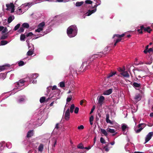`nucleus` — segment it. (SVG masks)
<instances>
[{
	"instance_id": "nucleus-32",
	"label": "nucleus",
	"mask_w": 153,
	"mask_h": 153,
	"mask_svg": "<svg viewBox=\"0 0 153 153\" xmlns=\"http://www.w3.org/2000/svg\"><path fill=\"white\" fill-rule=\"evenodd\" d=\"M9 65H3L1 66H0V71H2L3 70H4L5 69V67L6 66H7L9 67Z\"/></svg>"
},
{
	"instance_id": "nucleus-28",
	"label": "nucleus",
	"mask_w": 153,
	"mask_h": 153,
	"mask_svg": "<svg viewBox=\"0 0 153 153\" xmlns=\"http://www.w3.org/2000/svg\"><path fill=\"white\" fill-rule=\"evenodd\" d=\"M52 140L53 142V144L52 145V149H53V148L55 147V145L56 144L57 140L55 138H53Z\"/></svg>"
},
{
	"instance_id": "nucleus-64",
	"label": "nucleus",
	"mask_w": 153,
	"mask_h": 153,
	"mask_svg": "<svg viewBox=\"0 0 153 153\" xmlns=\"http://www.w3.org/2000/svg\"><path fill=\"white\" fill-rule=\"evenodd\" d=\"M148 49H146V48L145 50L143 51L144 53L145 54H146L148 52Z\"/></svg>"
},
{
	"instance_id": "nucleus-20",
	"label": "nucleus",
	"mask_w": 153,
	"mask_h": 153,
	"mask_svg": "<svg viewBox=\"0 0 153 153\" xmlns=\"http://www.w3.org/2000/svg\"><path fill=\"white\" fill-rule=\"evenodd\" d=\"M44 148V145L42 144H41L38 147V150L39 151L42 152Z\"/></svg>"
},
{
	"instance_id": "nucleus-60",
	"label": "nucleus",
	"mask_w": 153,
	"mask_h": 153,
	"mask_svg": "<svg viewBox=\"0 0 153 153\" xmlns=\"http://www.w3.org/2000/svg\"><path fill=\"white\" fill-rule=\"evenodd\" d=\"M59 123H57L56 124V126L55 128V129H58L59 128Z\"/></svg>"
},
{
	"instance_id": "nucleus-24",
	"label": "nucleus",
	"mask_w": 153,
	"mask_h": 153,
	"mask_svg": "<svg viewBox=\"0 0 153 153\" xmlns=\"http://www.w3.org/2000/svg\"><path fill=\"white\" fill-rule=\"evenodd\" d=\"M84 3L82 1L81 2H77L76 3V7H79L81 6Z\"/></svg>"
},
{
	"instance_id": "nucleus-54",
	"label": "nucleus",
	"mask_w": 153,
	"mask_h": 153,
	"mask_svg": "<svg viewBox=\"0 0 153 153\" xmlns=\"http://www.w3.org/2000/svg\"><path fill=\"white\" fill-rule=\"evenodd\" d=\"M79 110V108L77 107H76L75 110H74V113L76 114H77L78 113Z\"/></svg>"
},
{
	"instance_id": "nucleus-58",
	"label": "nucleus",
	"mask_w": 153,
	"mask_h": 153,
	"mask_svg": "<svg viewBox=\"0 0 153 153\" xmlns=\"http://www.w3.org/2000/svg\"><path fill=\"white\" fill-rule=\"evenodd\" d=\"M148 51L149 53H150L151 52L153 51V47L152 48H149L148 50Z\"/></svg>"
},
{
	"instance_id": "nucleus-17",
	"label": "nucleus",
	"mask_w": 153,
	"mask_h": 153,
	"mask_svg": "<svg viewBox=\"0 0 153 153\" xmlns=\"http://www.w3.org/2000/svg\"><path fill=\"white\" fill-rule=\"evenodd\" d=\"M100 130L102 134H104L105 136H107L108 135V132H107V131H106L105 129L101 128Z\"/></svg>"
},
{
	"instance_id": "nucleus-7",
	"label": "nucleus",
	"mask_w": 153,
	"mask_h": 153,
	"mask_svg": "<svg viewBox=\"0 0 153 153\" xmlns=\"http://www.w3.org/2000/svg\"><path fill=\"white\" fill-rule=\"evenodd\" d=\"M112 92V89L110 88L105 91L103 93L104 95H109L111 94Z\"/></svg>"
},
{
	"instance_id": "nucleus-38",
	"label": "nucleus",
	"mask_w": 153,
	"mask_h": 153,
	"mask_svg": "<svg viewBox=\"0 0 153 153\" xmlns=\"http://www.w3.org/2000/svg\"><path fill=\"white\" fill-rule=\"evenodd\" d=\"M5 78V75L4 74H1L0 75V78L4 80Z\"/></svg>"
},
{
	"instance_id": "nucleus-61",
	"label": "nucleus",
	"mask_w": 153,
	"mask_h": 153,
	"mask_svg": "<svg viewBox=\"0 0 153 153\" xmlns=\"http://www.w3.org/2000/svg\"><path fill=\"white\" fill-rule=\"evenodd\" d=\"M71 73H73V74H77V72H76V71H74V70L73 69H72V70L71 69Z\"/></svg>"
},
{
	"instance_id": "nucleus-49",
	"label": "nucleus",
	"mask_w": 153,
	"mask_h": 153,
	"mask_svg": "<svg viewBox=\"0 0 153 153\" xmlns=\"http://www.w3.org/2000/svg\"><path fill=\"white\" fill-rule=\"evenodd\" d=\"M42 30H43V29L42 28H40L38 27V29L36 30L35 31L36 32L39 33L41 32V31H42Z\"/></svg>"
},
{
	"instance_id": "nucleus-26",
	"label": "nucleus",
	"mask_w": 153,
	"mask_h": 153,
	"mask_svg": "<svg viewBox=\"0 0 153 153\" xmlns=\"http://www.w3.org/2000/svg\"><path fill=\"white\" fill-rule=\"evenodd\" d=\"M56 90V92L57 93H59L60 92V91L59 89H57L56 88V85H54L52 88V90Z\"/></svg>"
},
{
	"instance_id": "nucleus-63",
	"label": "nucleus",
	"mask_w": 153,
	"mask_h": 153,
	"mask_svg": "<svg viewBox=\"0 0 153 153\" xmlns=\"http://www.w3.org/2000/svg\"><path fill=\"white\" fill-rule=\"evenodd\" d=\"M14 7H11V13H13V12H14Z\"/></svg>"
},
{
	"instance_id": "nucleus-11",
	"label": "nucleus",
	"mask_w": 153,
	"mask_h": 153,
	"mask_svg": "<svg viewBox=\"0 0 153 153\" xmlns=\"http://www.w3.org/2000/svg\"><path fill=\"white\" fill-rule=\"evenodd\" d=\"M142 97L141 95L139 94H137L135 96L134 99L137 101H139L140 100Z\"/></svg>"
},
{
	"instance_id": "nucleus-12",
	"label": "nucleus",
	"mask_w": 153,
	"mask_h": 153,
	"mask_svg": "<svg viewBox=\"0 0 153 153\" xmlns=\"http://www.w3.org/2000/svg\"><path fill=\"white\" fill-rule=\"evenodd\" d=\"M25 81L23 79H21L17 82V85L18 86H22L23 85Z\"/></svg>"
},
{
	"instance_id": "nucleus-30",
	"label": "nucleus",
	"mask_w": 153,
	"mask_h": 153,
	"mask_svg": "<svg viewBox=\"0 0 153 153\" xmlns=\"http://www.w3.org/2000/svg\"><path fill=\"white\" fill-rule=\"evenodd\" d=\"M38 76L37 74H33L31 76L30 78L32 79L36 78Z\"/></svg>"
},
{
	"instance_id": "nucleus-44",
	"label": "nucleus",
	"mask_w": 153,
	"mask_h": 153,
	"mask_svg": "<svg viewBox=\"0 0 153 153\" xmlns=\"http://www.w3.org/2000/svg\"><path fill=\"white\" fill-rule=\"evenodd\" d=\"M33 52L31 51H29L27 53V55L28 56H30L33 54Z\"/></svg>"
},
{
	"instance_id": "nucleus-22",
	"label": "nucleus",
	"mask_w": 153,
	"mask_h": 153,
	"mask_svg": "<svg viewBox=\"0 0 153 153\" xmlns=\"http://www.w3.org/2000/svg\"><path fill=\"white\" fill-rule=\"evenodd\" d=\"M22 26L23 28H28L29 27V25L27 23H24L22 24Z\"/></svg>"
},
{
	"instance_id": "nucleus-46",
	"label": "nucleus",
	"mask_w": 153,
	"mask_h": 153,
	"mask_svg": "<svg viewBox=\"0 0 153 153\" xmlns=\"http://www.w3.org/2000/svg\"><path fill=\"white\" fill-rule=\"evenodd\" d=\"M8 31V30L6 27H5V28L3 29L1 32L2 34L6 32H7Z\"/></svg>"
},
{
	"instance_id": "nucleus-18",
	"label": "nucleus",
	"mask_w": 153,
	"mask_h": 153,
	"mask_svg": "<svg viewBox=\"0 0 153 153\" xmlns=\"http://www.w3.org/2000/svg\"><path fill=\"white\" fill-rule=\"evenodd\" d=\"M6 6L7 7L6 10H8L9 8L13 7H14V5L13 3H10V4H7Z\"/></svg>"
},
{
	"instance_id": "nucleus-15",
	"label": "nucleus",
	"mask_w": 153,
	"mask_h": 153,
	"mask_svg": "<svg viewBox=\"0 0 153 153\" xmlns=\"http://www.w3.org/2000/svg\"><path fill=\"white\" fill-rule=\"evenodd\" d=\"M125 35V33H123L121 35H119L117 34H114L113 36V38H114L115 37H117L118 38H121V37L124 36Z\"/></svg>"
},
{
	"instance_id": "nucleus-1",
	"label": "nucleus",
	"mask_w": 153,
	"mask_h": 153,
	"mask_svg": "<svg viewBox=\"0 0 153 153\" xmlns=\"http://www.w3.org/2000/svg\"><path fill=\"white\" fill-rule=\"evenodd\" d=\"M73 31V29H72L71 26L68 28L67 32V34L69 37H72L76 35V34L73 35H72Z\"/></svg>"
},
{
	"instance_id": "nucleus-5",
	"label": "nucleus",
	"mask_w": 153,
	"mask_h": 153,
	"mask_svg": "<svg viewBox=\"0 0 153 153\" xmlns=\"http://www.w3.org/2000/svg\"><path fill=\"white\" fill-rule=\"evenodd\" d=\"M70 113L69 109L68 108L66 111L65 114V119L66 120H69L70 118Z\"/></svg>"
},
{
	"instance_id": "nucleus-13",
	"label": "nucleus",
	"mask_w": 153,
	"mask_h": 153,
	"mask_svg": "<svg viewBox=\"0 0 153 153\" xmlns=\"http://www.w3.org/2000/svg\"><path fill=\"white\" fill-rule=\"evenodd\" d=\"M120 74L125 77L128 78L129 77V75L127 71L123 72Z\"/></svg>"
},
{
	"instance_id": "nucleus-40",
	"label": "nucleus",
	"mask_w": 153,
	"mask_h": 153,
	"mask_svg": "<svg viewBox=\"0 0 153 153\" xmlns=\"http://www.w3.org/2000/svg\"><path fill=\"white\" fill-rule=\"evenodd\" d=\"M7 33L5 34H4L1 37V39H6L7 37V36L6 35L7 34Z\"/></svg>"
},
{
	"instance_id": "nucleus-14",
	"label": "nucleus",
	"mask_w": 153,
	"mask_h": 153,
	"mask_svg": "<svg viewBox=\"0 0 153 153\" xmlns=\"http://www.w3.org/2000/svg\"><path fill=\"white\" fill-rule=\"evenodd\" d=\"M141 84L140 83H138L136 82L133 83L132 85L134 88H141Z\"/></svg>"
},
{
	"instance_id": "nucleus-39",
	"label": "nucleus",
	"mask_w": 153,
	"mask_h": 153,
	"mask_svg": "<svg viewBox=\"0 0 153 153\" xmlns=\"http://www.w3.org/2000/svg\"><path fill=\"white\" fill-rule=\"evenodd\" d=\"M24 30V28L22 27H21L20 29L18 30V32L19 33H23Z\"/></svg>"
},
{
	"instance_id": "nucleus-41",
	"label": "nucleus",
	"mask_w": 153,
	"mask_h": 153,
	"mask_svg": "<svg viewBox=\"0 0 153 153\" xmlns=\"http://www.w3.org/2000/svg\"><path fill=\"white\" fill-rule=\"evenodd\" d=\"M24 99L23 98H21L20 99H18L17 100V102L18 103H20L22 102H23L24 101Z\"/></svg>"
},
{
	"instance_id": "nucleus-10",
	"label": "nucleus",
	"mask_w": 153,
	"mask_h": 153,
	"mask_svg": "<svg viewBox=\"0 0 153 153\" xmlns=\"http://www.w3.org/2000/svg\"><path fill=\"white\" fill-rule=\"evenodd\" d=\"M116 71H111V72L108 74L106 76V78H109L115 75L116 74Z\"/></svg>"
},
{
	"instance_id": "nucleus-27",
	"label": "nucleus",
	"mask_w": 153,
	"mask_h": 153,
	"mask_svg": "<svg viewBox=\"0 0 153 153\" xmlns=\"http://www.w3.org/2000/svg\"><path fill=\"white\" fill-rule=\"evenodd\" d=\"M146 124L144 123H140L138 125V127L139 128L142 127L143 128L146 126Z\"/></svg>"
},
{
	"instance_id": "nucleus-23",
	"label": "nucleus",
	"mask_w": 153,
	"mask_h": 153,
	"mask_svg": "<svg viewBox=\"0 0 153 153\" xmlns=\"http://www.w3.org/2000/svg\"><path fill=\"white\" fill-rule=\"evenodd\" d=\"M46 97H42L40 98V102L41 103H42L45 102V101Z\"/></svg>"
},
{
	"instance_id": "nucleus-8",
	"label": "nucleus",
	"mask_w": 153,
	"mask_h": 153,
	"mask_svg": "<svg viewBox=\"0 0 153 153\" xmlns=\"http://www.w3.org/2000/svg\"><path fill=\"white\" fill-rule=\"evenodd\" d=\"M33 135V130H31L29 131L27 134V138H29L32 137Z\"/></svg>"
},
{
	"instance_id": "nucleus-16",
	"label": "nucleus",
	"mask_w": 153,
	"mask_h": 153,
	"mask_svg": "<svg viewBox=\"0 0 153 153\" xmlns=\"http://www.w3.org/2000/svg\"><path fill=\"white\" fill-rule=\"evenodd\" d=\"M106 131L108 132L112 133H114L116 131L115 129H112L109 128H107Z\"/></svg>"
},
{
	"instance_id": "nucleus-9",
	"label": "nucleus",
	"mask_w": 153,
	"mask_h": 153,
	"mask_svg": "<svg viewBox=\"0 0 153 153\" xmlns=\"http://www.w3.org/2000/svg\"><path fill=\"white\" fill-rule=\"evenodd\" d=\"M106 122L107 123H109L111 124H113V122L111 120L109 119V114H107L106 115Z\"/></svg>"
},
{
	"instance_id": "nucleus-2",
	"label": "nucleus",
	"mask_w": 153,
	"mask_h": 153,
	"mask_svg": "<svg viewBox=\"0 0 153 153\" xmlns=\"http://www.w3.org/2000/svg\"><path fill=\"white\" fill-rule=\"evenodd\" d=\"M153 135V132H149L147 135L145 140V143H146L149 141L151 138L152 137Z\"/></svg>"
},
{
	"instance_id": "nucleus-59",
	"label": "nucleus",
	"mask_w": 153,
	"mask_h": 153,
	"mask_svg": "<svg viewBox=\"0 0 153 153\" xmlns=\"http://www.w3.org/2000/svg\"><path fill=\"white\" fill-rule=\"evenodd\" d=\"M94 120V117L93 115H92L90 117L89 119V121H93Z\"/></svg>"
},
{
	"instance_id": "nucleus-62",
	"label": "nucleus",
	"mask_w": 153,
	"mask_h": 153,
	"mask_svg": "<svg viewBox=\"0 0 153 153\" xmlns=\"http://www.w3.org/2000/svg\"><path fill=\"white\" fill-rule=\"evenodd\" d=\"M91 12L90 10H88V12L86 13V14H87V16H90V15H88V14H90L91 13Z\"/></svg>"
},
{
	"instance_id": "nucleus-3",
	"label": "nucleus",
	"mask_w": 153,
	"mask_h": 153,
	"mask_svg": "<svg viewBox=\"0 0 153 153\" xmlns=\"http://www.w3.org/2000/svg\"><path fill=\"white\" fill-rule=\"evenodd\" d=\"M141 29H143V30L144 32H147L149 33H150L152 30L151 29L150 27L148 26L145 27L143 25L141 26Z\"/></svg>"
},
{
	"instance_id": "nucleus-19",
	"label": "nucleus",
	"mask_w": 153,
	"mask_h": 153,
	"mask_svg": "<svg viewBox=\"0 0 153 153\" xmlns=\"http://www.w3.org/2000/svg\"><path fill=\"white\" fill-rule=\"evenodd\" d=\"M26 35L25 34H22L21 35L20 40L22 41H25L26 38Z\"/></svg>"
},
{
	"instance_id": "nucleus-45",
	"label": "nucleus",
	"mask_w": 153,
	"mask_h": 153,
	"mask_svg": "<svg viewBox=\"0 0 153 153\" xmlns=\"http://www.w3.org/2000/svg\"><path fill=\"white\" fill-rule=\"evenodd\" d=\"M60 86L61 88H63L65 87V83L63 82H61L59 83Z\"/></svg>"
},
{
	"instance_id": "nucleus-25",
	"label": "nucleus",
	"mask_w": 153,
	"mask_h": 153,
	"mask_svg": "<svg viewBox=\"0 0 153 153\" xmlns=\"http://www.w3.org/2000/svg\"><path fill=\"white\" fill-rule=\"evenodd\" d=\"M13 19H12V17L11 16L9 17L7 19V22L9 24L14 19V16H13Z\"/></svg>"
},
{
	"instance_id": "nucleus-34",
	"label": "nucleus",
	"mask_w": 153,
	"mask_h": 153,
	"mask_svg": "<svg viewBox=\"0 0 153 153\" xmlns=\"http://www.w3.org/2000/svg\"><path fill=\"white\" fill-rule=\"evenodd\" d=\"M77 148L79 149H84V147L83 146V144L82 143H80L77 146Z\"/></svg>"
},
{
	"instance_id": "nucleus-48",
	"label": "nucleus",
	"mask_w": 153,
	"mask_h": 153,
	"mask_svg": "<svg viewBox=\"0 0 153 153\" xmlns=\"http://www.w3.org/2000/svg\"><path fill=\"white\" fill-rule=\"evenodd\" d=\"M85 3L86 4H91L92 3V1L90 0H86L85 1Z\"/></svg>"
},
{
	"instance_id": "nucleus-43",
	"label": "nucleus",
	"mask_w": 153,
	"mask_h": 153,
	"mask_svg": "<svg viewBox=\"0 0 153 153\" xmlns=\"http://www.w3.org/2000/svg\"><path fill=\"white\" fill-rule=\"evenodd\" d=\"M33 34L32 33V32H30L29 33H27L26 35V36L27 37H31L33 35Z\"/></svg>"
},
{
	"instance_id": "nucleus-35",
	"label": "nucleus",
	"mask_w": 153,
	"mask_h": 153,
	"mask_svg": "<svg viewBox=\"0 0 153 153\" xmlns=\"http://www.w3.org/2000/svg\"><path fill=\"white\" fill-rule=\"evenodd\" d=\"M122 40V39L121 38H119L115 41L114 44V47H115L117 45V44L118 42H120Z\"/></svg>"
},
{
	"instance_id": "nucleus-57",
	"label": "nucleus",
	"mask_w": 153,
	"mask_h": 153,
	"mask_svg": "<svg viewBox=\"0 0 153 153\" xmlns=\"http://www.w3.org/2000/svg\"><path fill=\"white\" fill-rule=\"evenodd\" d=\"M84 128V126L82 125H80V126H79L78 127V129H82Z\"/></svg>"
},
{
	"instance_id": "nucleus-6",
	"label": "nucleus",
	"mask_w": 153,
	"mask_h": 153,
	"mask_svg": "<svg viewBox=\"0 0 153 153\" xmlns=\"http://www.w3.org/2000/svg\"><path fill=\"white\" fill-rule=\"evenodd\" d=\"M105 99L104 97L102 96H100L98 100V103L100 104V105H102Z\"/></svg>"
},
{
	"instance_id": "nucleus-31",
	"label": "nucleus",
	"mask_w": 153,
	"mask_h": 153,
	"mask_svg": "<svg viewBox=\"0 0 153 153\" xmlns=\"http://www.w3.org/2000/svg\"><path fill=\"white\" fill-rule=\"evenodd\" d=\"M127 127L126 125L123 124L122 126V129L123 131H125L126 129L127 128Z\"/></svg>"
},
{
	"instance_id": "nucleus-4",
	"label": "nucleus",
	"mask_w": 153,
	"mask_h": 153,
	"mask_svg": "<svg viewBox=\"0 0 153 153\" xmlns=\"http://www.w3.org/2000/svg\"><path fill=\"white\" fill-rule=\"evenodd\" d=\"M101 56H102L100 55V54L99 53L93 55L89 57L90 61H93L96 58H98L99 57H100Z\"/></svg>"
},
{
	"instance_id": "nucleus-50",
	"label": "nucleus",
	"mask_w": 153,
	"mask_h": 153,
	"mask_svg": "<svg viewBox=\"0 0 153 153\" xmlns=\"http://www.w3.org/2000/svg\"><path fill=\"white\" fill-rule=\"evenodd\" d=\"M18 65L19 66H22L24 65V63L23 61H21L18 63Z\"/></svg>"
},
{
	"instance_id": "nucleus-42",
	"label": "nucleus",
	"mask_w": 153,
	"mask_h": 153,
	"mask_svg": "<svg viewBox=\"0 0 153 153\" xmlns=\"http://www.w3.org/2000/svg\"><path fill=\"white\" fill-rule=\"evenodd\" d=\"M69 97H68L67 98L66 100V101L67 102H69L71 101V100L72 99V96L71 95H70L69 96Z\"/></svg>"
},
{
	"instance_id": "nucleus-47",
	"label": "nucleus",
	"mask_w": 153,
	"mask_h": 153,
	"mask_svg": "<svg viewBox=\"0 0 153 153\" xmlns=\"http://www.w3.org/2000/svg\"><path fill=\"white\" fill-rule=\"evenodd\" d=\"M100 142L102 143H105V141L104 139L102 137H101L100 139Z\"/></svg>"
},
{
	"instance_id": "nucleus-51",
	"label": "nucleus",
	"mask_w": 153,
	"mask_h": 153,
	"mask_svg": "<svg viewBox=\"0 0 153 153\" xmlns=\"http://www.w3.org/2000/svg\"><path fill=\"white\" fill-rule=\"evenodd\" d=\"M143 129V128L140 127L139 129L135 131L137 133H139Z\"/></svg>"
},
{
	"instance_id": "nucleus-53",
	"label": "nucleus",
	"mask_w": 153,
	"mask_h": 153,
	"mask_svg": "<svg viewBox=\"0 0 153 153\" xmlns=\"http://www.w3.org/2000/svg\"><path fill=\"white\" fill-rule=\"evenodd\" d=\"M97 9L96 8H95L94 9L92 10H91V13L90 14H89L88 15H91L93 13L95 12L96 11Z\"/></svg>"
},
{
	"instance_id": "nucleus-56",
	"label": "nucleus",
	"mask_w": 153,
	"mask_h": 153,
	"mask_svg": "<svg viewBox=\"0 0 153 153\" xmlns=\"http://www.w3.org/2000/svg\"><path fill=\"white\" fill-rule=\"evenodd\" d=\"M95 108V106H93L91 110V111L90 112V114H91L94 111V110Z\"/></svg>"
},
{
	"instance_id": "nucleus-55",
	"label": "nucleus",
	"mask_w": 153,
	"mask_h": 153,
	"mask_svg": "<svg viewBox=\"0 0 153 153\" xmlns=\"http://www.w3.org/2000/svg\"><path fill=\"white\" fill-rule=\"evenodd\" d=\"M86 102V101L85 100H82L80 101V104L81 105H82L83 104V103L84 102Z\"/></svg>"
},
{
	"instance_id": "nucleus-29",
	"label": "nucleus",
	"mask_w": 153,
	"mask_h": 153,
	"mask_svg": "<svg viewBox=\"0 0 153 153\" xmlns=\"http://www.w3.org/2000/svg\"><path fill=\"white\" fill-rule=\"evenodd\" d=\"M74 108V104L71 105L70 108V111L71 113H72L73 112Z\"/></svg>"
},
{
	"instance_id": "nucleus-21",
	"label": "nucleus",
	"mask_w": 153,
	"mask_h": 153,
	"mask_svg": "<svg viewBox=\"0 0 153 153\" xmlns=\"http://www.w3.org/2000/svg\"><path fill=\"white\" fill-rule=\"evenodd\" d=\"M45 25V23L44 22H42L40 23L38 26V27L39 28H42L43 29Z\"/></svg>"
},
{
	"instance_id": "nucleus-36",
	"label": "nucleus",
	"mask_w": 153,
	"mask_h": 153,
	"mask_svg": "<svg viewBox=\"0 0 153 153\" xmlns=\"http://www.w3.org/2000/svg\"><path fill=\"white\" fill-rule=\"evenodd\" d=\"M71 27H72V29H73V30L75 31L76 32H77V27H76V26L74 25H71Z\"/></svg>"
},
{
	"instance_id": "nucleus-37",
	"label": "nucleus",
	"mask_w": 153,
	"mask_h": 153,
	"mask_svg": "<svg viewBox=\"0 0 153 153\" xmlns=\"http://www.w3.org/2000/svg\"><path fill=\"white\" fill-rule=\"evenodd\" d=\"M20 26V24H18L14 28L13 30L15 31L16 30H17L19 27Z\"/></svg>"
},
{
	"instance_id": "nucleus-33",
	"label": "nucleus",
	"mask_w": 153,
	"mask_h": 153,
	"mask_svg": "<svg viewBox=\"0 0 153 153\" xmlns=\"http://www.w3.org/2000/svg\"><path fill=\"white\" fill-rule=\"evenodd\" d=\"M8 43V42L6 40H2L1 42V45H5Z\"/></svg>"
},
{
	"instance_id": "nucleus-52",
	"label": "nucleus",
	"mask_w": 153,
	"mask_h": 153,
	"mask_svg": "<svg viewBox=\"0 0 153 153\" xmlns=\"http://www.w3.org/2000/svg\"><path fill=\"white\" fill-rule=\"evenodd\" d=\"M108 146V145H107L106 146L103 148L104 149H105V151L106 152H108L109 150V149Z\"/></svg>"
}]
</instances>
